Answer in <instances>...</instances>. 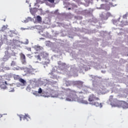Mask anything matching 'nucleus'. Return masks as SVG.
Returning a JSON list of instances; mask_svg holds the SVG:
<instances>
[{
    "mask_svg": "<svg viewBox=\"0 0 128 128\" xmlns=\"http://www.w3.org/2000/svg\"><path fill=\"white\" fill-rule=\"evenodd\" d=\"M78 92L74 90L70 91L69 94H68L66 98V100L68 102H80L81 104H88V101L84 99L78 98Z\"/></svg>",
    "mask_w": 128,
    "mask_h": 128,
    "instance_id": "1",
    "label": "nucleus"
},
{
    "mask_svg": "<svg viewBox=\"0 0 128 128\" xmlns=\"http://www.w3.org/2000/svg\"><path fill=\"white\" fill-rule=\"evenodd\" d=\"M98 100H100V98L96 96L93 94L90 95L88 97V101L90 104L95 106L102 108V103L98 102Z\"/></svg>",
    "mask_w": 128,
    "mask_h": 128,
    "instance_id": "2",
    "label": "nucleus"
},
{
    "mask_svg": "<svg viewBox=\"0 0 128 128\" xmlns=\"http://www.w3.org/2000/svg\"><path fill=\"white\" fill-rule=\"evenodd\" d=\"M120 104H122V101L118 100L116 98H114L112 102H110V104L112 106H118V108H120Z\"/></svg>",
    "mask_w": 128,
    "mask_h": 128,
    "instance_id": "3",
    "label": "nucleus"
},
{
    "mask_svg": "<svg viewBox=\"0 0 128 128\" xmlns=\"http://www.w3.org/2000/svg\"><path fill=\"white\" fill-rule=\"evenodd\" d=\"M75 84L77 88H82V84H84V82L82 81H76L75 82Z\"/></svg>",
    "mask_w": 128,
    "mask_h": 128,
    "instance_id": "4",
    "label": "nucleus"
},
{
    "mask_svg": "<svg viewBox=\"0 0 128 128\" xmlns=\"http://www.w3.org/2000/svg\"><path fill=\"white\" fill-rule=\"evenodd\" d=\"M20 60L23 64H26V56L24 54H20Z\"/></svg>",
    "mask_w": 128,
    "mask_h": 128,
    "instance_id": "5",
    "label": "nucleus"
},
{
    "mask_svg": "<svg viewBox=\"0 0 128 128\" xmlns=\"http://www.w3.org/2000/svg\"><path fill=\"white\" fill-rule=\"evenodd\" d=\"M122 104H120V108L122 107L123 108H128V104L124 101H121Z\"/></svg>",
    "mask_w": 128,
    "mask_h": 128,
    "instance_id": "6",
    "label": "nucleus"
},
{
    "mask_svg": "<svg viewBox=\"0 0 128 128\" xmlns=\"http://www.w3.org/2000/svg\"><path fill=\"white\" fill-rule=\"evenodd\" d=\"M51 96L52 98H58V94L56 91H52L51 92Z\"/></svg>",
    "mask_w": 128,
    "mask_h": 128,
    "instance_id": "7",
    "label": "nucleus"
},
{
    "mask_svg": "<svg viewBox=\"0 0 128 128\" xmlns=\"http://www.w3.org/2000/svg\"><path fill=\"white\" fill-rule=\"evenodd\" d=\"M34 50H36V52H40V50H42V47L40 46H34Z\"/></svg>",
    "mask_w": 128,
    "mask_h": 128,
    "instance_id": "8",
    "label": "nucleus"
},
{
    "mask_svg": "<svg viewBox=\"0 0 128 128\" xmlns=\"http://www.w3.org/2000/svg\"><path fill=\"white\" fill-rule=\"evenodd\" d=\"M37 10L36 8H34L30 10V12H31L32 14H36V12Z\"/></svg>",
    "mask_w": 128,
    "mask_h": 128,
    "instance_id": "9",
    "label": "nucleus"
},
{
    "mask_svg": "<svg viewBox=\"0 0 128 128\" xmlns=\"http://www.w3.org/2000/svg\"><path fill=\"white\" fill-rule=\"evenodd\" d=\"M6 28H8V25L4 26L0 30V32H4Z\"/></svg>",
    "mask_w": 128,
    "mask_h": 128,
    "instance_id": "10",
    "label": "nucleus"
},
{
    "mask_svg": "<svg viewBox=\"0 0 128 128\" xmlns=\"http://www.w3.org/2000/svg\"><path fill=\"white\" fill-rule=\"evenodd\" d=\"M14 78L15 80H20V76L18 75H14Z\"/></svg>",
    "mask_w": 128,
    "mask_h": 128,
    "instance_id": "11",
    "label": "nucleus"
},
{
    "mask_svg": "<svg viewBox=\"0 0 128 128\" xmlns=\"http://www.w3.org/2000/svg\"><path fill=\"white\" fill-rule=\"evenodd\" d=\"M19 82H21V84H26V80L22 78H20Z\"/></svg>",
    "mask_w": 128,
    "mask_h": 128,
    "instance_id": "12",
    "label": "nucleus"
},
{
    "mask_svg": "<svg viewBox=\"0 0 128 128\" xmlns=\"http://www.w3.org/2000/svg\"><path fill=\"white\" fill-rule=\"evenodd\" d=\"M37 20L38 22H42V17L40 16H38L36 17Z\"/></svg>",
    "mask_w": 128,
    "mask_h": 128,
    "instance_id": "13",
    "label": "nucleus"
},
{
    "mask_svg": "<svg viewBox=\"0 0 128 128\" xmlns=\"http://www.w3.org/2000/svg\"><path fill=\"white\" fill-rule=\"evenodd\" d=\"M23 120H30V116L27 114L25 115L22 117Z\"/></svg>",
    "mask_w": 128,
    "mask_h": 128,
    "instance_id": "14",
    "label": "nucleus"
},
{
    "mask_svg": "<svg viewBox=\"0 0 128 128\" xmlns=\"http://www.w3.org/2000/svg\"><path fill=\"white\" fill-rule=\"evenodd\" d=\"M50 74L52 76H51L52 78H56V76L54 75V72H51L50 73Z\"/></svg>",
    "mask_w": 128,
    "mask_h": 128,
    "instance_id": "15",
    "label": "nucleus"
},
{
    "mask_svg": "<svg viewBox=\"0 0 128 128\" xmlns=\"http://www.w3.org/2000/svg\"><path fill=\"white\" fill-rule=\"evenodd\" d=\"M109 100H110V102H112L114 100V96H110Z\"/></svg>",
    "mask_w": 128,
    "mask_h": 128,
    "instance_id": "16",
    "label": "nucleus"
},
{
    "mask_svg": "<svg viewBox=\"0 0 128 128\" xmlns=\"http://www.w3.org/2000/svg\"><path fill=\"white\" fill-rule=\"evenodd\" d=\"M45 2H49L50 4H54V0H44Z\"/></svg>",
    "mask_w": 128,
    "mask_h": 128,
    "instance_id": "17",
    "label": "nucleus"
},
{
    "mask_svg": "<svg viewBox=\"0 0 128 128\" xmlns=\"http://www.w3.org/2000/svg\"><path fill=\"white\" fill-rule=\"evenodd\" d=\"M10 66H16V62L12 61L10 64Z\"/></svg>",
    "mask_w": 128,
    "mask_h": 128,
    "instance_id": "18",
    "label": "nucleus"
},
{
    "mask_svg": "<svg viewBox=\"0 0 128 128\" xmlns=\"http://www.w3.org/2000/svg\"><path fill=\"white\" fill-rule=\"evenodd\" d=\"M28 74H32V72H34V70L28 69Z\"/></svg>",
    "mask_w": 128,
    "mask_h": 128,
    "instance_id": "19",
    "label": "nucleus"
},
{
    "mask_svg": "<svg viewBox=\"0 0 128 128\" xmlns=\"http://www.w3.org/2000/svg\"><path fill=\"white\" fill-rule=\"evenodd\" d=\"M42 88H39L38 90V93L42 94Z\"/></svg>",
    "mask_w": 128,
    "mask_h": 128,
    "instance_id": "20",
    "label": "nucleus"
},
{
    "mask_svg": "<svg viewBox=\"0 0 128 128\" xmlns=\"http://www.w3.org/2000/svg\"><path fill=\"white\" fill-rule=\"evenodd\" d=\"M37 60H41L42 58H40V55L37 56Z\"/></svg>",
    "mask_w": 128,
    "mask_h": 128,
    "instance_id": "21",
    "label": "nucleus"
},
{
    "mask_svg": "<svg viewBox=\"0 0 128 128\" xmlns=\"http://www.w3.org/2000/svg\"><path fill=\"white\" fill-rule=\"evenodd\" d=\"M18 116L20 117V120L22 121V115H19Z\"/></svg>",
    "mask_w": 128,
    "mask_h": 128,
    "instance_id": "22",
    "label": "nucleus"
},
{
    "mask_svg": "<svg viewBox=\"0 0 128 128\" xmlns=\"http://www.w3.org/2000/svg\"><path fill=\"white\" fill-rule=\"evenodd\" d=\"M27 50H28L29 52H31L32 51V48H27Z\"/></svg>",
    "mask_w": 128,
    "mask_h": 128,
    "instance_id": "23",
    "label": "nucleus"
},
{
    "mask_svg": "<svg viewBox=\"0 0 128 128\" xmlns=\"http://www.w3.org/2000/svg\"><path fill=\"white\" fill-rule=\"evenodd\" d=\"M116 22H118V21H116V20H113V24H115Z\"/></svg>",
    "mask_w": 128,
    "mask_h": 128,
    "instance_id": "24",
    "label": "nucleus"
},
{
    "mask_svg": "<svg viewBox=\"0 0 128 128\" xmlns=\"http://www.w3.org/2000/svg\"><path fill=\"white\" fill-rule=\"evenodd\" d=\"M126 16H127L126 14H125L123 16V18H126Z\"/></svg>",
    "mask_w": 128,
    "mask_h": 128,
    "instance_id": "25",
    "label": "nucleus"
},
{
    "mask_svg": "<svg viewBox=\"0 0 128 128\" xmlns=\"http://www.w3.org/2000/svg\"><path fill=\"white\" fill-rule=\"evenodd\" d=\"M108 10H110V8L108 6V8H107Z\"/></svg>",
    "mask_w": 128,
    "mask_h": 128,
    "instance_id": "26",
    "label": "nucleus"
},
{
    "mask_svg": "<svg viewBox=\"0 0 128 128\" xmlns=\"http://www.w3.org/2000/svg\"><path fill=\"white\" fill-rule=\"evenodd\" d=\"M107 16H110V13L108 12L107 13Z\"/></svg>",
    "mask_w": 128,
    "mask_h": 128,
    "instance_id": "27",
    "label": "nucleus"
},
{
    "mask_svg": "<svg viewBox=\"0 0 128 128\" xmlns=\"http://www.w3.org/2000/svg\"><path fill=\"white\" fill-rule=\"evenodd\" d=\"M40 2V0H36V2L38 3V2Z\"/></svg>",
    "mask_w": 128,
    "mask_h": 128,
    "instance_id": "28",
    "label": "nucleus"
},
{
    "mask_svg": "<svg viewBox=\"0 0 128 128\" xmlns=\"http://www.w3.org/2000/svg\"><path fill=\"white\" fill-rule=\"evenodd\" d=\"M4 20V22H6V18H4V20Z\"/></svg>",
    "mask_w": 128,
    "mask_h": 128,
    "instance_id": "29",
    "label": "nucleus"
},
{
    "mask_svg": "<svg viewBox=\"0 0 128 128\" xmlns=\"http://www.w3.org/2000/svg\"><path fill=\"white\" fill-rule=\"evenodd\" d=\"M0 118H2V115L0 114Z\"/></svg>",
    "mask_w": 128,
    "mask_h": 128,
    "instance_id": "30",
    "label": "nucleus"
},
{
    "mask_svg": "<svg viewBox=\"0 0 128 128\" xmlns=\"http://www.w3.org/2000/svg\"><path fill=\"white\" fill-rule=\"evenodd\" d=\"M68 10H72V8H68Z\"/></svg>",
    "mask_w": 128,
    "mask_h": 128,
    "instance_id": "31",
    "label": "nucleus"
},
{
    "mask_svg": "<svg viewBox=\"0 0 128 128\" xmlns=\"http://www.w3.org/2000/svg\"><path fill=\"white\" fill-rule=\"evenodd\" d=\"M2 80L0 79V84H1Z\"/></svg>",
    "mask_w": 128,
    "mask_h": 128,
    "instance_id": "32",
    "label": "nucleus"
},
{
    "mask_svg": "<svg viewBox=\"0 0 128 128\" xmlns=\"http://www.w3.org/2000/svg\"><path fill=\"white\" fill-rule=\"evenodd\" d=\"M108 18V17L107 16V19Z\"/></svg>",
    "mask_w": 128,
    "mask_h": 128,
    "instance_id": "33",
    "label": "nucleus"
}]
</instances>
